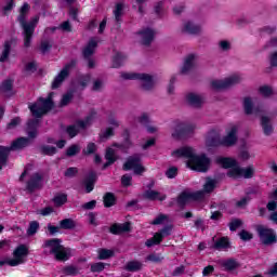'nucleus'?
<instances>
[{"label":"nucleus","mask_w":277,"mask_h":277,"mask_svg":"<svg viewBox=\"0 0 277 277\" xmlns=\"http://www.w3.org/2000/svg\"><path fill=\"white\" fill-rule=\"evenodd\" d=\"M38 124H40V120L30 119L27 122L26 133L28 137H19L12 143L10 147L0 146V170L1 166H3L8 161V155H10L11 150H21L23 148H27L29 144H31V140H36L38 137Z\"/></svg>","instance_id":"1"},{"label":"nucleus","mask_w":277,"mask_h":277,"mask_svg":"<svg viewBox=\"0 0 277 277\" xmlns=\"http://www.w3.org/2000/svg\"><path fill=\"white\" fill-rule=\"evenodd\" d=\"M239 128L235 124H230L225 129V135L221 136V131L212 129L206 138V146L208 148H217V146H224L225 148H233L239 140L237 133Z\"/></svg>","instance_id":"2"},{"label":"nucleus","mask_w":277,"mask_h":277,"mask_svg":"<svg viewBox=\"0 0 277 277\" xmlns=\"http://www.w3.org/2000/svg\"><path fill=\"white\" fill-rule=\"evenodd\" d=\"M173 157H184L187 159L186 166L195 172H208L211 168V159L205 154L196 155L192 147H181L172 153Z\"/></svg>","instance_id":"3"},{"label":"nucleus","mask_w":277,"mask_h":277,"mask_svg":"<svg viewBox=\"0 0 277 277\" xmlns=\"http://www.w3.org/2000/svg\"><path fill=\"white\" fill-rule=\"evenodd\" d=\"M27 12H29V4L25 2L19 10L17 21L23 29L24 47L29 49V47H31L34 31H36V25H38L40 17L35 16L29 23H27Z\"/></svg>","instance_id":"4"},{"label":"nucleus","mask_w":277,"mask_h":277,"mask_svg":"<svg viewBox=\"0 0 277 277\" xmlns=\"http://www.w3.org/2000/svg\"><path fill=\"white\" fill-rule=\"evenodd\" d=\"M217 163L223 168H230L227 175L232 179H252L254 176V168H240L237 160L233 158H217Z\"/></svg>","instance_id":"5"},{"label":"nucleus","mask_w":277,"mask_h":277,"mask_svg":"<svg viewBox=\"0 0 277 277\" xmlns=\"http://www.w3.org/2000/svg\"><path fill=\"white\" fill-rule=\"evenodd\" d=\"M43 248L50 252V254L54 255L56 261H68L70 259V249L62 246V239L52 238L48 239L43 243Z\"/></svg>","instance_id":"6"},{"label":"nucleus","mask_w":277,"mask_h":277,"mask_svg":"<svg viewBox=\"0 0 277 277\" xmlns=\"http://www.w3.org/2000/svg\"><path fill=\"white\" fill-rule=\"evenodd\" d=\"M53 94L55 93L51 92L47 98L39 97L35 104L29 105V109L35 118H42L44 114L53 109Z\"/></svg>","instance_id":"7"},{"label":"nucleus","mask_w":277,"mask_h":277,"mask_svg":"<svg viewBox=\"0 0 277 277\" xmlns=\"http://www.w3.org/2000/svg\"><path fill=\"white\" fill-rule=\"evenodd\" d=\"M27 254H29V249H27L25 245H21L13 252L14 259L5 258L4 260L0 261V267H3V265H10V267L23 265L27 259Z\"/></svg>","instance_id":"8"},{"label":"nucleus","mask_w":277,"mask_h":277,"mask_svg":"<svg viewBox=\"0 0 277 277\" xmlns=\"http://www.w3.org/2000/svg\"><path fill=\"white\" fill-rule=\"evenodd\" d=\"M121 77L131 81H141L142 90L145 92H150L155 88V78L148 74L124 72Z\"/></svg>","instance_id":"9"},{"label":"nucleus","mask_w":277,"mask_h":277,"mask_svg":"<svg viewBox=\"0 0 277 277\" xmlns=\"http://www.w3.org/2000/svg\"><path fill=\"white\" fill-rule=\"evenodd\" d=\"M96 118V113L92 111L89 116L85 117L84 120H78L75 124L68 126L66 129L67 134L69 137H76V135L79 133V131L83 129H88Z\"/></svg>","instance_id":"10"},{"label":"nucleus","mask_w":277,"mask_h":277,"mask_svg":"<svg viewBox=\"0 0 277 277\" xmlns=\"http://www.w3.org/2000/svg\"><path fill=\"white\" fill-rule=\"evenodd\" d=\"M196 126L187 123H177L172 132L173 140H187L194 135Z\"/></svg>","instance_id":"11"},{"label":"nucleus","mask_w":277,"mask_h":277,"mask_svg":"<svg viewBox=\"0 0 277 277\" xmlns=\"http://www.w3.org/2000/svg\"><path fill=\"white\" fill-rule=\"evenodd\" d=\"M237 83H241V76L233 75L223 80H213L211 85L212 90H226V88H233V85H237Z\"/></svg>","instance_id":"12"},{"label":"nucleus","mask_w":277,"mask_h":277,"mask_svg":"<svg viewBox=\"0 0 277 277\" xmlns=\"http://www.w3.org/2000/svg\"><path fill=\"white\" fill-rule=\"evenodd\" d=\"M123 170H134V174H142L145 170L142 166V155L135 154L134 156L129 157L123 164Z\"/></svg>","instance_id":"13"},{"label":"nucleus","mask_w":277,"mask_h":277,"mask_svg":"<svg viewBox=\"0 0 277 277\" xmlns=\"http://www.w3.org/2000/svg\"><path fill=\"white\" fill-rule=\"evenodd\" d=\"M256 230L262 243L265 246L276 243V233H274V229L260 225L258 226Z\"/></svg>","instance_id":"14"},{"label":"nucleus","mask_w":277,"mask_h":277,"mask_svg":"<svg viewBox=\"0 0 277 277\" xmlns=\"http://www.w3.org/2000/svg\"><path fill=\"white\" fill-rule=\"evenodd\" d=\"M189 200H205V193L203 192H196V193H182L177 198V205L180 207H185Z\"/></svg>","instance_id":"15"},{"label":"nucleus","mask_w":277,"mask_h":277,"mask_svg":"<svg viewBox=\"0 0 277 277\" xmlns=\"http://www.w3.org/2000/svg\"><path fill=\"white\" fill-rule=\"evenodd\" d=\"M75 64V61H72L71 63L65 65V68L61 70V72L54 78L52 82L53 90H57V88L64 83V80L70 75V68H72Z\"/></svg>","instance_id":"16"},{"label":"nucleus","mask_w":277,"mask_h":277,"mask_svg":"<svg viewBox=\"0 0 277 277\" xmlns=\"http://www.w3.org/2000/svg\"><path fill=\"white\" fill-rule=\"evenodd\" d=\"M243 107H245V113L250 116H262L263 115V106H254L252 104V98L250 97H245L243 100Z\"/></svg>","instance_id":"17"},{"label":"nucleus","mask_w":277,"mask_h":277,"mask_svg":"<svg viewBox=\"0 0 277 277\" xmlns=\"http://www.w3.org/2000/svg\"><path fill=\"white\" fill-rule=\"evenodd\" d=\"M196 54H189L184 60V65L181 68V75H189L196 68Z\"/></svg>","instance_id":"18"},{"label":"nucleus","mask_w":277,"mask_h":277,"mask_svg":"<svg viewBox=\"0 0 277 277\" xmlns=\"http://www.w3.org/2000/svg\"><path fill=\"white\" fill-rule=\"evenodd\" d=\"M40 187H42V174L35 173L27 182V189L28 192H36V189H40Z\"/></svg>","instance_id":"19"},{"label":"nucleus","mask_w":277,"mask_h":277,"mask_svg":"<svg viewBox=\"0 0 277 277\" xmlns=\"http://www.w3.org/2000/svg\"><path fill=\"white\" fill-rule=\"evenodd\" d=\"M138 36L142 44L148 47V44L155 40V30H153V28H145L138 31Z\"/></svg>","instance_id":"20"},{"label":"nucleus","mask_w":277,"mask_h":277,"mask_svg":"<svg viewBox=\"0 0 277 277\" xmlns=\"http://www.w3.org/2000/svg\"><path fill=\"white\" fill-rule=\"evenodd\" d=\"M97 47H98V39L96 38L90 39L82 52L84 60H90V57H92V55H94V53L96 52Z\"/></svg>","instance_id":"21"},{"label":"nucleus","mask_w":277,"mask_h":277,"mask_svg":"<svg viewBox=\"0 0 277 277\" xmlns=\"http://www.w3.org/2000/svg\"><path fill=\"white\" fill-rule=\"evenodd\" d=\"M186 103H188L190 107H195L196 109H198V107H202L205 98L198 93H188L186 94Z\"/></svg>","instance_id":"22"},{"label":"nucleus","mask_w":277,"mask_h":277,"mask_svg":"<svg viewBox=\"0 0 277 277\" xmlns=\"http://www.w3.org/2000/svg\"><path fill=\"white\" fill-rule=\"evenodd\" d=\"M183 31L185 34L196 36L202 31V27L200 25L194 24L193 22H185L183 25Z\"/></svg>","instance_id":"23"},{"label":"nucleus","mask_w":277,"mask_h":277,"mask_svg":"<svg viewBox=\"0 0 277 277\" xmlns=\"http://www.w3.org/2000/svg\"><path fill=\"white\" fill-rule=\"evenodd\" d=\"M105 159H106V163H104L103 169H107L109 168V166H113V163H116V161H118V156L116 155V150L111 147L106 149V154H105Z\"/></svg>","instance_id":"24"},{"label":"nucleus","mask_w":277,"mask_h":277,"mask_svg":"<svg viewBox=\"0 0 277 277\" xmlns=\"http://www.w3.org/2000/svg\"><path fill=\"white\" fill-rule=\"evenodd\" d=\"M127 8V4L124 2H117L115 4V9L113 11V14L115 16V21L117 23H120L122 21V16H124V9Z\"/></svg>","instance_id":"25"},{"label":"nucleus","mask_w":277,"mask_h":277,"mask_svg":"<svg viewBox=\"0 0 277 277\" xmlns=\"http://www.w3.org/2000/svg\"><path fill=\"white\" fill-rule=\"evenodd\" d=\"M144 198H147V200H159L160 202H163L166 200V195H161V193L153 189H148L144 193Z\"/></svg>","instance_id":"26"},{"label":"nucleus","mask_w":277,"mask_h":277,"mask_svg":"<svg viewBox=\"0 0 277 277\" xmlns=\"http://www.w3.org/2000/svg\"><path fill=\"white\" fill-rule=\"evenodd\" d=\"M130 228L129 223L114 224L110 226V233H113V235H121V233H129Z\"/></svg>","instance_id":"27"},{"label":"nucleus","mask_w":277,"mask_h":277,"mask_svg":"<svg viewBox=\"0 0 277 277\" xmlns=\"http://www.w3.org/2000/svg\"><path fill=\"white\" fill-rule=\"evenodd\" d=\"M94 183H96V173L94 171L90 172L88 177L84 180V187L87 194H90L94 189Z\"/></svg>","instance_id":"28"},{"label":"nucleus","mask_w":277,"mask_h":277,"mask_svg":"<svg viewBox=\"0 0 277 277\" xmlns=\"http://www.w3.org/2000/svg\"><path fill=\"white\" fill-rule=\"evenodd\" d=\"M172 235V225L164 226L160 232L156 233L157 243H161L164 237H170Z\"/></svg>","instance_id":"29"},{"label":"nucleus","mask_w":277,"mask_h":277,"mask_svg":"<svg viewBox=\"0 0 277 277\" xmlns=\"http://www.w3.org/2000/svg\"><path fill=\"white\" fill-rule=\"evenodd\" d=\"M221 265L224 267L225 272H233V269H237V267H239V263L234 259L223 260Z\"/></svg>","instance_id":"30"},{"label":"nucleus","mask_w":277,"mask_h":277,"mask_svg":"<svg viewBox=\"0 0 277 277\" xmlns=\"http://www.w3.org/2000/svg\"><path fill=\"white\" fill-rule=\"evenodd\" d=\"M261 126L263 128L265 135H269L271 133H274V127H272V122H269V118L263 116L261 118Z\"/></svg>","instance_id":"31"},{"label":"nucleus","mask_w":277,"mask_h":277,"mask_svg":"<svg viewBox=\"0 0 277 277\" xmlns=\"http://www.w3.org/2000/svg\"><path fill=\"white\" fill-rule=\"evenodd\" d=\"M259 94H261V96H263L264 98H269L271 96H274L275 92H274V88L264 84L261 85L259 88Z\"/></svg>","instance_id":"32"},{"label":"nucleus","mask_w":277,"mask_h":277,"mask_svg":"<svg viewBox=\"0 0 277 277\" xmlns=\"http://www.w3.org/2000/svg\"><path fill=\"white\" fill-rule=\"evenodd\" d=\"M215 189V180H207L206 184L203 185V190H198L203 193V198L207 197V194H211Z\"/></svg>","instance_id":"33"},{"label":"nucleus","mask_w":277,"mask_h":277,"mask_svg":"<svg viewBox=\"0 0 277 277\" xmlns=\"http://www.w3.org/2000/svg\"><path fill=\"white\" fill-rule=\"evenodd\" d=\"M217 49L222 53H228V51H230V49H233V43L228 40H220L217 42Z\"/></svg>","instance_id":"34"},{"label":"nucleus","mask_w":277,"mask_h":277,"mask_svg":"<svg viewBox=\"0 0 277 277\" xmlns=\"http://www.w3.org/2000/svg\"><path fill=\"white\" fill-rule=\"evenodd\" d=\"M12 49V43L10 41H5L2 50V54L0 55V62H6L8 57H10V51Z\"/></svg>","instance_id":"35"},{"label":"nucleus","mask_w":277,"mask_h":277,"mask_svg":"<svg viewBox=\"0 0 277 277\" xmlns=\"http://www.w3.org/2000/svg\"><path fill=\"white\" fill-rule=\"evenodd\" d=\"M229 246H230V242H228V238L222 237L214 243L213 248L215 250H226V248H228Z\"/></svg>","instance_id":"36"},{"label":"nucleus","mask_w":277,"mask_h":277,"mask_svg":"<svg viewBox=\"0 0 277 277\" xmlns=\"http://www.w3.org/2000/svg\"><path fill=\"white\" fill-rule=\"evenodd\" d=\"M124 60H127V56L122 53H117L113 58V68H120L122 64H124Z\"/></svg>","instance_id":"37"},{"label":"nucleus","mask_w":277,"mask_h":277,"mask_svg":"<svg viewBox=\"0 0 277 277\" xmlns=\"http://www.w3.org/2000/svg\"><path fill=\"white\" fill-rule=\"evenodd\" d=\"M126 269L127 272H140V269H142V262L140 261L128 262V264L126 265Z\"/></svg>","instance_id":"38"},{"label":"nucleus","mask_w":277,"mask_h":277,"mask_svg":"<svg viewBox=\"0 0 277 277\" xmlns=\"http://www.w3.org/2000/svg\"><path fill=\"white\" fill-rule=\"evenodd\" d=\"M55 207H62L68 202V196L66 194H58L53 199Z\"/></svg>","instance_id":"39"},{"label":"nucleus","mask_w":277,"mask_h":277,"mask_svg":"<svg viewBox=\"0 0 277 277\" xmlns=\"http://www.w3.org/2000/svg\"><path fill=\"white\" fill-rule=\"evenodd\" d=\"M60 228H63L64 230H70L75 228V221H72V219H64L60 222Z\"/></svg>","instance_id":"40"},{"label":"nucleus","mask_w":277,"mask_h":277,"mask_svg":"<svg viewBox=\"0 0 277 277\" xmlns=\"http://www.w3.org/2000/svg\"><path fill=\"white\" fill-rule=\"evenodd\" d=\"M116 205V196L111 193H106L104 196V207H114Z\"/></svg>","instance_id":"41"},{"label":"nucleus","mask_w":277,"mask_h":277,"mask_svg":"<svg viewBox=\"0 0 277 277\" xmlns=\"http://www.w3.org/2000/svg\"><path fill=\"white\" fill-rule=\"evenodd\" d=\"M114 256V251L109 249H100L98 250V259L100 261H105L107 259H111Z\"/></svg>","instance_id":"42"},{"label":"nucleus","mask_w":277,"mask_h":277,"mask_svg":"<svg viewBox=\"0 0 277 277\" xmlns=\"http://www.w3.org/2000/svg\"><path fill=\"white\" fill-rule=\"evenodd\" d=\"M38 228H40V223H38V221L30 222L29 227L27 229V235L29 237H32V235H36L38 233Z\"/></svg>","instance_id":"43"},{"label":"nucleus","mask_w":277,"mask_h":277,"mask_svg":"<svg viewBox=\"0 0 277 277\" xmlns=\"http://www.w3.org/2000/svg\"><path fill=\"white\" fill-rule=\"evenodd\" d=\"M1 92L10 95L12 92V80H4L0 87Z\"/></svg>","instance_id":"44"},{"label":"nucleus","mask_w":277,"mask_h":277,"mask_svg":"<svg viewBox=\"0 0 277 277\" xmlns=\"http://www.w3.org/2000/svg\"><path fill=\"white\" fill-rule=\"evenodd\" d=\"M79 153H81V147L79 145H71L66 150L67 157H75V155H79Z\"/></svg>","instance_id":"45"},{"label":"nucleus","mask_w":277,"mask_h":277,"mask_svg":"<svg viewBox=\"0 0 277 277\" xmlns=\"http://www.w3.org/2000/svg\"><path fill=\"white\" fill-rule=\"evenodd\" d=\"M41 153L43 155H49L50 157L55 155V153H57V148H55L54 146L51 145H43L41 146Z\"/></svg>","instance_id":"46"},{"label":"nucleus","mask_w":277,"mask_h":277,"mask_svg":"<svg viewBox=\"0 0 277 277\" xmlns=\"http://www.w3.org/2000/svg\"><path fill=\"white\" fill-rule=\"evenodd\" d=\"M169 217L166 214H159L154 221H153V225L154 226H159L161 224H166L168 222Z\"/></svg>","instance_id":"47"},{"label":"nucleus","mask_w":277,"mask_h":277,"mask_svg":"<svg viewBox=\"0 0 277 277\" xmlns=\"http://www.w3.org/2000/svg\"><path fill=\"white\" fill-rule=\"evenodd\" d=\"M90 75H85L80 77L79 81H78V85L81 88V90H84V88H88V84L90 83Z\"/></svg>","instance_id":"48"},{"label":"nucleus","mask_w":277,"mask_h":277,"mask_svg":"<svg viewBox=\"0 0 277 277\" xmlns=\"http://www.w3.org/2000/svg\"><path fill=\"white\" fill-rule=\"evenodd\" d=\"M64 273L67 276H77V274H79V268L77 266L70 265V266H66L64 268Z\"/></svg>","instance_id":"49"},{"label":"nucleus","mask_w":277,"mask_h":277,"mask_svg":"<svg viewBox=\"0 0 277 277\" xmlns=\"http://www.w3.org/2000/svg\"><path fill=\"white\" fill-rule=\"evenodd\" d=\"M72 101V93H66L65 95H63L62 100H61V107H66V105H68V103H70Z\"/></svg>","instance_id":"50"},{"label":"nucleus","mask_w":277,"mask_h":277,"mask_svg":"<svg viewBox=\"0 0 277 277\" xmlns=\"http://www.w3.org/2000/svg\"><path fill=\"white\" fill-rule=\"evenodd\" d=\"M103 269H105V263L103 262H97L91 265V272L93 273H100L103 272Z\"/></svg>","instance_id":"51"},{"label":"nucleus","mask_w":277,"mask_h":277,"mask_svg":"<svg viewBox=\"0 0 277 277\" xmlns=\"http://www.w3.org/2000/svg\"><path fill=\"white\" fill-rule=\"evenodd\" d=\"M57 29H62L63 31L70 34V31H72V26L70 25V22L66 21L63 22Z\"/></svg>","instance_id":"52"},{"label":"nucleus","mask_w":277,"mask_h":277,"mask_svg":"<svg viewBox=\"0 0 277 277\" xmlns=\"http://www.w3.org/2000/svg\"><path fill=\"white\" fill-rule=\"evenodd\" d=\"M177 174H179V169L176 167H171L166 172V176L168 179H174Z\"/></svg>","instance_id":"53"},{"label":"nucleus","mask_w":277,"mask_h":277,"mask_svg":"<svg viewBox=\"0 0 277 277\" xmlns=\"http://www.w3.org/2000/svg\"><path fill=\"white\" fill-rule=\"evenodd\" d=\"M241 224H243V223L241 222V220H239V219H234V220H232V222L229 223V229H230L232 232L237 230V228H239V226H241Z\"/></svg>","instance_id":"54"},{"label":"nucleus","mask_w":277,"mask_h":277,"mask_svg":"<svg viewBox=\"0 0 277 277\" xmlns=\"http://www.w3.org/2000/svg\"><path fill=\"white\" fill-rule=\"evenodd\" d=\"M103 85H104L103 80L96 79V80L93 82L92 90H93L94 92H101V90H103Z\"/></svg>","instance_id":"55"},{"label":"nucleus","mask_w":277,"mask_h":277,"mask_svg":"<svg viewBox=\"0 0 277 277\" xmlns=\"http://www.w3.org/2000/svg\"><path fill=\"white\" fill-rule=\"evenodd\" d=\"M84 155H92L96 153V144L89 143L87 148L83 150Z\"/></svg>","instance_id":"56"},{"label":"nucleus","mask_w":277,"mask_h":277,"mask_svg":"<svg viewBox=\"0 0 277 277\" xmlns=\"http://www.w3.org/2000/svg\"><path fill=\"white\" fill-rule=\"evenodd\" d=\"M14 10V0L6 1V5L3 6L4 14H8L9 12H12Z\"/></svg>","instance_id":"57"},{"label":"nucleus","mask_w":277,"mask_h":277,"mask_svg":"<svg viewBox=\"0 0 277 277\" xmlns=\"http://www.w3.org/2000/svg\"><path fill=\"white\" fill-rule=\"evenodd\" d=\"M147 261H151V263H161L162 258L161 255L153 253L147 256Z\"/></svg>","instance_id":"58"},{"label":"nucleus","mask_w":277,"mask_h":277,"mask_svg":"<svg viewBox=\"0 0 277 277\" xmlns=\"http://www.w3.org/2000/svg\"><path fill=\"white\" fill-rule=\"evenodd\" d=\"M131 181H132V177L129 174H126L121 177V183L123 187H129V185H131Z\"/></svg>","instance_id":"59"},{"label":"nucleus","mask_w":277,"mask_h":277,"mask_svg":"<svg viewBox=\"0 0 277 277\" xmlns=\"http://www.w3.org/2000/svg\"><path fill=\"white\" fill-rule=\"evenodd\" d=\"M77 172H79V170H77V168L70 167L66 170L65 176L72 177L77 174Z\"/></svg>","instance_id":"60"},{"label":"nucleus","mask_w":277,"mask_h":277,"mask_svg":"<svg viewBox=\"0 0 277 277\" xmlns=\"http://www.w3.org/2000/svg\"><path fill=\"white\" fill-rule=\"evenodd\" d=\"M240 239H242V241H250V239H252V234L248 233L247 230H242L240 232Z\"/></svg>","instance_id":"61"},{"label":"nucleus","mask_w":277,"mask_h":277,"mask_svg":"<svg viewBox=\"0 0 277 277\" xmlns=\"http://www.w3.org/2000/svg\"><path fill=\"white\" fill-rule=\"evenodd\" d=\"M269 64H271V66H273V67H276V66H277V51H276V52H273V53L269 55Z\"/></svg>","instance_id":"62"},{"label":"nucleus","mask_w":277,"mask_h":277,"mask_svg":"<svg viewBox=\"0 0 277 277\" xmlns=\"http://www.w3.org/2000/svg\"><path fill=\"white\" fill-rule=\"evenodd\" d=\"M114 135V128H107L103 133L102 137L106 138L111 137Z\"/></svg>","instance_id":"63"},{"label":"nucleus","mask_w":277,"mask_h":277,"mask_svg":"<svg viewBox=\"0 0 277 277\" xmlns=\"http://www.w3.org/2000/svg\"><path fill=\"white\" fill-rule=\"evenodd\" d=\"M136 120L141 124H148V116L146 114L141 115Z\"/></svg>","instance_id":"64"}]
</instances>
